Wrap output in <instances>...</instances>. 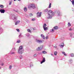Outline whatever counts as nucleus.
<instances>
[{"mask_svg":"<svg viewBox=\"0 0 74 74\" xmlns=\"http://www.w3.org/2000/svg\"><path fill=\"white\" fill-rule=\"evenodd\" d=\"M44 11L45 12H48V14L49 15V17H48V18H52V17L55 15V13L52 12V10H48L46 9L44 10Z\"/></svg>","mask_w":74,"mask_h":74,"instance_id":"nucleus-1","label":"nucleus"},{"mask_svg":"<svg viewBox=\"0 0 74 74\" xmlns=\"http://www.w3.org/2000/svg\"><path fill=\"white\" fill-rule=\"evenodd\" d=\"M24 50L23 49L22 46H21L20 47L19 49L18 50V53L19 54H20V55H22V54L23 53Z\"/></svg>","mask_w":74,"mask_h":74,"instance_id":"nucleus-2","label":"nucleus"},{"mask_svg":"<svg viewBox=\"0 0 74 74\" xmlns=\"http://www.w3.org/2000/svg\"><path fill=\"white\" fill-rule=\"evenodd\" d=\"M36 8V6L34 4H32L29 5L28 6V8L29 9H30V8H33V9Z\"/></svg>","mask_w":74,"mask_h":74,"instance_id":"nucleus-3","label":"nucleus"},{"mask_svg":"<svg viewBox=\"0 0 74 74\" xmlns=\"http://www.w3.org/2000/svg\"><path fill=\"white\" fill-rule=\"evenodd\" d=\"M54 29H52L51 30V32H54L55 31V30H57L58 29V27L57 26H55L53 27Z\"/></svg>","mask_w":74,"mask_h":74,"instance_id":"nucleus-4","label":"nucleus"},{"mask_svg":"<svg viewBox=\"0 0 74 74\" xmlns=\"http://www.w3.org/2000/svg\"><path fill=\"white\" fill-rule=\"evenodd\" d=\"M16 50L15 48L13 47L12 51L10 52V54H14V53H15L14 51H15Z\"/></svg>","mask_w":74,"mask_h":74,"instance_id":"nucleus-5","label":"nucleus"},{"mask_svg":"<svg viewBox=\"0 0 74 74\" xmlns=\"http://www.w3.org/2000/svg\"><path fill=\"white\" fill-rule=\"evenodd\" d=\"M36 42L38 43H39V44H41L43 42H44V41H42L39 39H36Z\"/></svg>","mask_w":74,"mask_h":74,"instance_id":"nucleus-6","label":"nucleus"},{"mask_svg":"<svg viewBox=\"0 0 74 74\" xmlns=\"http://www.w3.org/2000/svg\"><path fill=\"white\" fill-rule=\"evenodd\" d=\"M45 62V58L43 57V59L42 61H41L40 62L41 64H42V63H44Z\"/></svg>","mask_w":74,"mask_h":74,"instance_id":"nucleus-7","label":"nucleus"},{"mask_svg":"<svg viewBox=\"0 0 74 74\" xmlns=\"http://www.w3.org/2000/svg\"><path fill=\"white\" fill-rule=\"evenodd\" d=\"M41 12H40V13L39 12H38L37 13L38 17H40V16H41Z\"/></svg>","mask_w":74,"mask_h":74,"instance_id":"nucleus-8","label":"nucleus"},{"mask_svg":"<svg viewBox=\"0 0 74 74\" xmlns=\"http://www.w3.org/2000/svg\"><path fill=\"white\" fill-rule=\"evenodd\" d=\"M0 12H1V13H4L5 12V10L4 9H1L0 10Z\"/></svg>","mask_w":74,"mask_h":74,"instance_id":"nucleus-9","label":"nucleus"},{"mask_svg":"<svg viewBox=\"0 0 74 74\" xmlns=\"http://www.w3.org/2000/svg\"><path fill=\"white\" fill-rule=\"evenodd\" d=\"M58 16H62V14L60 13V12H58L57 13Z\"/></svg>","mask_w":74,"mask_h":74,"instance_id":"nucleus-10","label":"nucleus"},{"mask_svg":"<svg viewBox=\"0 0 74 74\" xmlns=\"http://www.w3.org/2000/svg\"><path fill=\"white\" fill-rule=\"evenodd\" d=\"M41 37L43 39H45V36L43 34H42L41 35Z\"/></svg>","mask_w":74,"mask_h":74,"instance_id":"nucleus-11","label":"nucleus"},{"mask_svg":"<svg viewBox=\"0 0 74 74\" xmlns=\"http://www.w3.org/2000/svg\"><path fill=\"white\" fill-rule=\"evenodd\" d=\"M37 51H41V49H40V47H38V48H37L36 49Z\"/></svg>","mask_w":74,"mask_h":74,"instance_id":"nucleus-12","label":"nucleus"},{"mask_svg":"<svg viewBox=\"0 0 74 74\" xmlns=\"http://www.w3.org/2000/svg\"><path fill=\"white\" fill-rule=\"evenodd\" d=\"M63 45H60V47L61 48H63V47H64V43H63Z\"/></svg>","mask_w":74,"mask_h":74,"instance_id":"nucleus-13","label":"nucleus"},{"mask_svg":"<svg viewBox=\"0 0 74 74\" xmlns=\"http://www.w3.org/2000/svg\"><path fill=\"white\" fill-rule=\"evenodd\" d=\"M14 20H17V17L16 16H14Z\"/></svg>","mask_w":74,"mask_h":74,"instance_id":"nucleus-14","label":"nucleus"},{"mask_svg":"<svg viewBox=\"0 0 74 74\" xmlns=\"http://www.w3.org/2000/svg\"><path fill=\"white\" fill-rule=\"evenodd\" d=\"M43 29H44V30L45 31V30H47V29H48L47 27H43Z\"/></svg>","mask_w":74,"mask_h":74,"instance_id":"nucleus-15","label":"nucleus"},{"mask_svg":"<svg viewBox=\"0 0 74 74\" xmlns=\"http://www.w3.org/2000/svg\"><path fill=\"white\" fill-rule=\"evenodd\" d=\"M71 2H72L73 5V6H74V0H73L72 1H71Z\"/></svg>","mask_w":74,"mask_h":74,"instance_id":"nucleus-16","label":"nucleus"},{"mask_svg":"<svg viewBox=\"0 0 74 74\" xmlns=\"http://www.w3.org/2000/svg\"><path fill=\"white\" fill-rule=\"evenodd\" d=\"M62 53H63V54H64V55H65V56H66L67 55H66V53H65V52H64V51H62Z\"/></svg>","mask_w":74,"mask_h":74,"instance_id":"nucleus-17","label":"nucleus"},{"mask_svg":"<svg viewBox=\"0 0 74 74\" xmlns=\"http://www.w3.org/2000/svg\"><path fill=\"white\" fill-rule=\"evenodd\" d=\"M39 47L40 48V50H41L42 49V48H43V46H40V47Z\"/></svg>","mask_w":74,"mask_h":74,"instance_id":"nucleus-18","label":"nucleus"},{"mask_svg":"<svg viewBox=\"0 0 74 74\" xmlns=\"http://www.w3.org/2000/svg\"><path fill=\"white\" fill-rule=\"evenodd\" d=\"M24 10L25 12H26V11H27V8H24Z\"/></svg>","mask_w":74,"mask_h":74,"instance_id":"nucleus-19","label":"nucleus"},{"mask_svg":"<svg viewBox=\"0 0 74 74\" xmlns=\"http://www.w3.org/2000/svg\"><path fill=\"white\" fill-rule=\"evenodd\" d=\"M27 32H29L30 33H31V30H30V29H27Z\"/></svg>","mask_w":74,"mask_h":74,"instance_id":"nucleus-20","label":"nucleus"},{"mask_svg":"<svg viewBox=\"0 0 74 74\" xmlns=\"http://www.w3.org/2000/svg\"><path fill=\"white\" fill-rule=\"evenodd\" d=\"M17 43H20L21 42V40H18L16 42Z\"/></svg>","mask_w":74,"mask_h":74,"instance_id":"nucleus-21","label":"nucleus"},{"mask_svg":"<svg viewBox=\"0 0 74 74\" xmlns=\"http://www.w3.org/2000/svg\"><path fill=\"white\" fill-rule=\"evenodd\" d=\"M69 62L70 63H72L73 62V60H72L71 59L69 60Z\"/></svg>","mask_w":74,"mask_h":74,"instance_id":"nucleus-22","label":"nucleus"},{"mask_svg":"<svg viewBox=\"0 0 74 74\" xmlns=\"http://www.w3.org/2000/svg\"><path fill=\"white\" fill-rule=\"evenodd\" d=\"M42 53L44 54H45V53H47V52L45 51H43L42 52Z\"/></svg>","mask_w":74,"mask_h":74,"instance_id":"nucleus-23","label":"nucleus"},{"mask_svg":"<svg viewBox=\"0 0 74 74\" xmlns=\"http://www.w3.org/2000/svg\"><path fill=\"white\" fill-rule=\"evenodd\" d=\"M0 7L2 8H4V6H3V5H0Z\"/></svg>","mask_w":74,"mask_h":74,"instance_id":"nucleus-24","label":"nucleus"},{"mask_svg":"<svg viewBox=\"0 0 74 74\" xmlns=\"http://www.w3.org/2000/svg\"><path fill=\"white\" fill-rule=\"evenodd\" d=\"M47 26V25L46 24H44V25H43V27H45Z\"/></svg>","mask_w":74,"mask_h":74,"instance_id":"nucleus-25","label":"nucleus"},{"mask_svg":"<svg viewBox=\"0 0 74 74\" xmlns=\"http://www.w3.org/2000/svg\"><path fill=\"white\" fill-rule=\"evenodd\" d=\"M51 7V3H50L49 5V8H50Z\"/></svg>","mask_w":74,"mask_h":74,"instance_id":"nucleus-26","label":"nucleus"},{"mask_svg":"<svg viewBox=\"0 0 74 74\" xmlns=\"http://www.w3.org/2000/svg\"><path fill=\"white\" fill-rule=\"evenodd\" d=\"M26 36H27V37H29V36H30V34H26Z\"/></svg>","mask_w":74,"mask_h":74,"instance_id":"nucleus-27","label":"nucleus"},{"mask_svg":"<svg viewBox=\"0 0 74 74\" xmlns=\"http://www.w3.org/2000/svg\"><path fill=\"white\" fill-rule=\"evenodd\" d=\"M68 26H71V24L70 23H69L68 24Z\"/></svg>","mask_w":74,"mask_h":74,"instance_id":"nucleus-28","label":"nucleus"},{"mask_svg":"<svg viewBox=\"0 0 74 74\" xmlns=\"http://www.w3.org/2000/svg\"><path fill=\"white\" fill-rule=\"evenodd\" d=\"M54 55H57V52L56 51H55L54 53Z\"/></svg>","mask_w":74,"mask_h":74,"instance_id":"nucleus-29","label":"nucleus"},{"mask_svg":"<svg viewBox=\"0 0 74 74\" xmlns=\"http://www.w3.org/2000/svg\"><path fill=\"white\" fill-rule=\"evenodd\" d=\"M29 16H33V14L32 13H30L29 14Z\"/></svg>","mask_w":74,"mask_h":74,"instance_id":"nucleus-30","label":"nucleus"},{"mask_svg":"<svg viewBox=\"0 0 74 74\" xmlns=\"http://www.w3.org/2000/svg\"><path fill=\"white\" fill-rule=\"evenodd\" d=\"M4 64L3 63H1V66H4Z\"/></svg>","mask_w":74,"mask_h":74,"instance_id":"nucleus-31","label":"nucleus"},{"mask_svg":"<svg viewBox=\"0 0 74 74\" xmlns=\"http://www.w3.org/2000/svg\"><path fill=\"white\" fill-rule=\"evenodd\" d=\"M71 57H74V55L73 54V53L71 54Z\"/></svg>","mask_w":74,"mask_h":74,"instance_id":"nucleus-32","label":"nucleus"},{"mask_svg":"<svg viewBox=\"0 0 74 74\" xmlns=\"http://www.w3.org/2000/svg\"><path fill=\"white\" fill-rule=\"evenodd\" d=\"M15 16V15L14 14H12L11 16L12 17H12L14 16Z\"/></svg>","mask_w":74,"mask_h":74,"instance_id":"nucleus-33","label":"nucleus"},{"mask_svg":"<svg viewBox=\"0 0 74 74\" xmlns=\"http://www.w3.org/2000/svg\"><path fill=\"white\" fill-rule=\"evenodd\" d=\"M25 21L26 22H27V23H29V20H26Z\"/></svg>","mask_w":74,"mask_h":74,"instance_id":"nucleus-34","label":"nucleus"},{"mask_svg":"<svg viewBox=\"0 0 74 74\" xmlns=\"http://www.w3.org/2000/svg\"><path fill=\"white\" fill-rule=\"evenodd\" d=\"M37 56V55L36 54H35L34 55V57H36Z\"/></svg>","mask_w":74,"mask_h":74,"instance_id":"nucleus-35","label":"nucleus"},{"mask_svg":"<svg viewBox=\"0 0 74 74\" xmlns=\"http://www.w3.org/2000/svg\"><path fill=\"white\" fill-rule=\"evenodd\" d=\"M11 68H12V66H11V65H10L9 66V69L10 70V69H11Z\"/></svg>","mask_w":74,"mask_h":74,"instance_id":"nucleus-36","label":"nucleus"},{"mask_svg":"<svg viewBox=\"0 0 74 74\" xmlns=\"http://www.w3.org/2000/svg\"><path fill=\"white\" fill-rule=\"evenodd\" d=\"M16 30L18 32H19V29H16Z\"/></svg>","mask_w":74,"mask_h":74,"instance_id":"nucleus-37","label":"nucleus"},{"mask_svg":"<svg viewBox=\"0 0 74 74\" xmlns=\"http://www.w3.org/2000/svg\"><path fill=\"white\" fill-rule=\"evenodd\" d=\"M20 59H22V56H20Z\"/></svg>","mask_w":74,"mask_h":74,"instance_id":"nucleus-38","label":"nucleus"},{"mask_svg":"<svg viewBox=\"0 0 74 74\" xmlns=\"http://www.w3.org/2000/svg\"><path fill=\"white\" fill-rule=\"evenodd\" d=\"M35 20H36V19L35 18H33L32 19V21H35Z\"/></svg>","mask_w":74,"mask_h":74,"instance_id":"nucleus-39","label":"nucleus"},{"mask_svg":"<svg viewBox=\"0 0 74 74\" xmlns=\"http://www.w3.org/2000/svg\"><path fill=\"white\" fill-rule=\"evenodd\" d=\"M18 23L17 22H16V23H15V25H18Z\"/></svg>","mask_w":74,"mask_h":74,"instance_id":"nucleus-40","label":"nucleus"},{"mask_svg":"<svg viewBox=\"0 0 74 74\" xmlns=\"http://www.w3.org/2000/svg\"><path fill=\"white\" fill-rule=\"evenodd\" d=\"M21 22L20 21H17L16 22L18 23H19Z\"/></svg>","mask_w":74,"mask_h":74,"instance_id":"nucleus-41","label":"nucleus"},{"mask_svg":"<svg viewBox=\"0 0 74 74\" xmlns=\"http://www.w3.org/2000/svg\"><path fill=\"white\" fill-rule=\"evenodd\" d=\"M46 39H47H47H48V36H47L46 37Z\"/></svg>","mask_w":74,"mask_h":74,"instance_id":"nucleus-42","label":"nucleus"},{"mask_svg":"<svg viewBox=\"0 0 74 74\" xmlns=\"http://www.w3.org/2000/svg\"><path fill=\"white\" fill-rule=\"evenodd\" d=\"M19 37H21V34H20L19 35Z\"/></svg>","mask_w":74,"mask_h":74,"instance_id":"nucleus-43","label":"nucleus"},{"mask_svg":"<svg viewBox=\"0 0 74 74\" xmlns=\"http://www.w3.org/2000/svg\"><path fill=\"white\" fill-rule=\"evenodd\" d=\"M69 30H70V31L72 30V29H71V28H70L69 29Z\"/></svg>","mask_w":74,"mask_h":74,"instance_id":"nucleus-44","label":"nucleus"},{"mask_svg":"<svg viewBox=\"0 0 74 74\" xmlns=\"http://www.w3.org/2000/svg\"><path fill=\"white\" fill-rule=\"evenodd\" d=\"M72 36H73V34H70V36H71V37H72Z\"/></svg>","mask_w":74,"mask_h":74,"instance_id":"nucleus-45","label":"nucleus"},{"mask_svg":"<svg viewBox=\"0 0 74 74\" xmlns=\"http://www.w3.org/2000/svg\"><path fill=\"white\" fill-rule=\"evenodd\" d=\"M11 2H10L9 4V5H11Z\"/></svg>","mask_w":74,"mask_h":74,"instance_id":"nucleus-46","label":"nucleus"},{"mask_svg":"<svg viewBox=\"0 0 74 74\" xmlns=\"http://www.w3.org/2000/svg\"><path fill=\"white\" fill-rule=\"evenodd\" d=\"M54 48H57V46H54Z\"/></svg>","mask_w":74,"mask_h":74,"instance_id":"nucleus-47","label":"nucleus"},{"mask_svg":"<svg viewBox=\"0 0 74 74\" xmlns=\"http://www.w3.org/2000/svg\"><path fill=\"white\" fill-rule=\"evenodd\" d=\"M51 56H53V54H51Z\"/></svg>","mask_w":74,"mask_h":74,"instance_id":"nucleus-48","label":"nucleus"},{"mask_svg":"<svg viewBox=\"0 0 74 74\" xmlns=\"http://www.w3.org/2000/svg\"><path fill=\"white\" fill-rule=\"evenodd\" d=\"M31 66H33V65H32V64L31 65H30V67H31Z\"/></svg>","mask_w":74,"mask_h":74,"instance_id":"nucleus-49","label":"nucleus"},{"mask_svg":"<svg viewBox=\"0 0 74 74\" xmlns=\"http://www.w3.org/2000/svg\"><path fill=\"white\" fill-rule=\"evenodd\" d=\"M1 67H0V69H1Z\"/></svg>","mask_w":74,"mask_h":74,"instance_id":"nucleus-50","label":"nucleus"},{"mask_svg":"<svg viewBox=\"0 0 74 74\" xmlns=\"http://www.w3.org/2000/svg\"><path fill=\"white\" fill-rule=\"evenodd\" d=\"M18 1H21V0H18Z\"/></svg>","mask_w":74,"mask_h":74,"instance_id":"nucleus-51","label":"nucleus"},{"mask_svg":"<svg viewBox=\"0 0 74 74\" xmlns=\"http://www.w3.org/2000/svg\"><path fill=\"white\" fill-rule=\"evenodd\" d=\"M71 1H72L71 0H69Z\"/></svg>","mask_w":74,"mask_h":74,"instance_id":"nucleus-52","label":"nucleus"},{"mask_svg":"<svg viewBox=\"0 0 74 74\" xmlns=\"http://www.w3.org/2000/svg\"><path fill=\"white\" fill-rule=\"evenodd\" d=\"M16 0H14V1H16Z\"/></svg>","mask_w":74,"mask_h":74,"instance_id":"nucleus-53","label":"nucleus"}]
</instances>
